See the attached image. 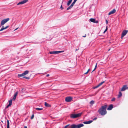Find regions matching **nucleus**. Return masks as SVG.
<instances>
[{
  "mask_svg": "<svg viewBox=\"0 0 128 128\" xmlns=\"http://www.w3.org/2000/svg\"><path fill=\"white\" fill-rule=\"evenodd\" d=\"M107 107V104H104L103 106H102L98 110V112L99 114L101 116H104L107 113L106 108Z\"/></svg>",
  "mask_w": 128,
  "mask_h": 128,
  "instance_id": "obj_1",
  "label": "nucleus"
},
{
  "mask_svg": "<svg viewBox=\"0 0 128 128\" xmlns=\"http://www.w3.org/2000/svg\"><path fill=\"white\" fill-rule=\"evenodd\" d=\"M82 114V112L80 113L76 114H70V117L71 118H75L80 117Z\"/></svg>",
  "mask_w": 128,
  "mask_h": 128,
  "instance_id": "obj_2",
  "label": "nucleus"
},
{
  "mask_svg": "<svg viewBox=\"0 0 128 128\" xmlns=\"http://www.w3.org/2000/svg\"><path fill=\"white\" fill-rule=\"evenodd\" d=\"M10 19L9 18H7L4 19L2 20L0 24V26H2L6 22L8 21Z\"/></svg>",
  "mask_w": 128,
  "mask_h": 128,
  "instance_id": "obj_3",
  "label": "nucleus"
},
{
  "mask_svg": "<svg viewBox=\"0 0 128 128\" xmlns=\"http://www.w3.org/2000/svg\"><path fill=\"white\" fill-rule=\"evenodd\" d=\"M29 71L28 70H26L24 72L21 74H18V76L19 77L23 76L26 75L28 74Z\"/></svg>",
  "mask_w": 128,
  "mask_h": 128,
  "instance_id": "obj_4",
  "label": "nucleus"
},
{
  "mask_svg": "<svg viewBox=\"0 0 128 128\" xmlns=\"http://www.w3.org/2000/svg\"><path fill=\"white\" fill-rule=\"evenodd\" d=\"M128 32V30H123L122 34L121 36V38H123L126 35Z\"/></svg>",
  "mask_w": 128,
  "mask_h": 128,
  "instance_id": "obj_5",
  "label": "nucleus"
},
{
  "mask_svg": "<svg viewBox=\"0 0 128 128\" xmlns=\"http://www.w3.org/2000/svg\"><path fill=\"white\" fill-rule=\"evenodd\" d=\"M72 99V97L70 96L66 97L65 98V101L68 102H70L71 101Z\"/></svg>",
  "mask_w": 128,
  "mask_h": 128,
  "instance_id": "obj_6",
  "label": "nucleus"
},
{
  "mask_svg": "<svg viewBox=\"0 0 128 128\" xmlns=\"http://www.w3.org/2000/svg\"><path fill=\"white\" fill-rule=\"evenodd\" d=\"M74 128H80L84 126V124H80L78 125H76L74 124Z\"/></svg>",
  "mask_w": 128,
  "mask_h": 128,
  "instance_id": "obj_7",
  "label": "nucleus"
},
{
  "mask_svg": "<svg viewBox=\"0 0 128 128\" xmlns=\"http://www.w3.org/2000/svg\"><path fill=\"white\" fill-rule=\"evenodd\" d=\"M28 0H23L22 2H19L17 4V5H19L20 4H24L25 3L27 2Z\"/></svg>",
  "mask_w": 128,
  "mask_h": 128,
  "instance_id": "obj_8",
  "label": "nucleus"
},
{
  "mask_svg": "<svg viewBox=\"0 0 128 128\" xmlns=\"http://www.w3.org/2000/svg\"><path fill=\"white\" fill-rule=\"evenodd\" d=\"M126 89H127V85L126 84L123 86L120 91H123L125 90Z\"/></svg>",
  "mask_w": 128,
  "mask_h": 128,
  "instance_id": "obj_9",
  "label": "nucleus"
},
{
  "mask_svg": "<svg viewBox=\"0 0 128 128\" xmlns=\"http://www.w3.org/2000/svg\"><path fill=\"white\" fill-rule=\"evenodd\" d=\"M18 92H16L14 94V96L12 99V100H14L16 99V96L18 94Z\"/></svg>",
  "mask_w": 128,
  "mask_h": 128,
  "instance_id": "obj_10",
  "label": "nucleus"
},
{
  "mask_svg": "<svg viewBox=\"0 0 128 128\" xmlns=\"http://www.w3.org/2000/svg\"><path fill=\"white\" fill-rule=\"evenodd\" d=\"M116 10L115 9H113L112 11L108 13V15H110V14H114L116 12Z\"/></svg>",
  "mask_w": 128,
  "mask_h": 128,
  "instance_id": "obj_11",
  "label": "nucleus"
},
{
  "mask_svg": "<svg viewBox=\"0 0 128 128\" xmlns=\"http://www.w3.org/2000/svg\"><path fill=\"white\" fill-rule=\"evenodd\" d=\"M113 108V106L112 104H110L107 108L108 110H110L112 109Z\"/></svg>",
  "mask_w": 128,
  "mask_h": 128,
  "instance_id": "obj_12",
  "label": "nucleus"
},
{
  "mask_svg": "<svg viewBox=\"0 0 128 128\" xmlns=\"http://www.w3.org/2000/svg\"><path fill=\"white\" fill-rule=\"evenodd\" d=\"M92 120H90L88 121H85L83 122V123L85 124H88L92 123Z\"/></svg>",
  "mask_w": 128,
  "mask_h": 128,
  "instance_id": "obj_13",
  "label": "nucleus"
},
{
  "mask_svg": "<svg viewBox=\"0 0 128 128\" xmlns=\"http://www.w3.org/2000/svg\"><path fill=\"white\" fill-rule=\"evenodd\" d=\"M44 105L48 107H49L51 106L49 104H48L46 102H45Z\"/></svg>",
  "mask_w": 128,
  "mask_h": 128,
  "instance_id": "obj_14",
  "label": "nucleus"
},
{
  "mask_svg": "<svg viewBox=\"0 0 128 128\" xmlns=\"http://www.w3.org/2000/svg\"><path fill=\"white\" fill-rule=\"evenodd\" d=\"M72 0H69L67 4V5L68 6H69L71 3Z\"/></svg>",
  "mask_w": 128,
  "mask_h": 128,
  "instance_id": "obj_15",
  "label": "nucleus"
},
{
  "mask_svg": "<svg viewBox=\"0 0 128 128\" xmlns=\"http://www.w3.org/2000/svg\"><path fill=\"white\" fill-rule=\"evenodd\" d=\"M90 21L94 23V21H95V19L94 18H91L90 19Z\"/></svg>",
  "mask_w": 128,
  "mask_h": 128,
  "instance_id": "obj_16",
  "label": "nucleus"
},
{
  "mask_svg": "<svg viewBox=\"0 0 128 128\" xmlns=\"http://www.w3.org/2000/svg\"><path fill=\"white\" fill-rule=\"evenodd\" d=\"M122 92H119V94L118 96V98H120L122 96Z\"/></svg>",
  "mask_w": 128,
  "mask_h": 128,
  "instance_id": "obj_17",
  "label": "nucleus"
},
{
  "mask_svg": "<svg viewBox=\"0 0 128 128\" xmlns=\"http://www.w3.org/2000/svg\"><path fill=\"white\" fill-rule=\"evenodd\" d=\"M7 128H10L9 122L8 120H7Z\"/></svg>",
  "mask_w": 128,
  "mask_h": 128,
  "instance_id": "obj_18",
  "label": "nucleus"
},
{
  "mask_svg": "<svg viewBox=\"0 0 128 128\" xmlns=\"http://www.w3.org/2000/svg\"><path fill=\"white\" fill-rule=\"evenodd\" d=\"M12 104V100H10L9 101V104L8 105L10 106Z\"/></svg>",
  "mask_w": 128,
  "mask_h": 128,
  "instance_id": "obj_19",
  "label": "nucleus"
},
{
  "mask_svg": "<svg viewBox=\"0 0 128 128\" xmlns=\"http://www.w3.org/2000/svg\"><path fill=\"white\" fill-rule=\"evenodd\" d=\"M94 100H93L91 101L90 102V104L91 105H93L94 104Z\"/></svg>",
  "mask_w": 128,
  "mask_h": 128,
  "instance_id": "obj_20",
  "label": "nucleus"
},
{
  "mask_svg": "<svg viewBox=\"0 0 128 128\" xmlns=\"http://www.w3.org/2000/svg\"><path fill=\"white\" fill-rule=\"evenodd\" d=\"M35 110H43V109L42 108H35Z\"/></svg>",
  "mask_w": 128,
  "mask_h": 128,
  "instance_id": "obj_21",
  "label": "nucleus"
},
{
  "mask_svg": "<svg viewBox=\"0 0 128 128\" xmlns=\"http://www.w3.org/2000/svg\"><path fill=\"white\" fill-rule=\"evenodd\" d=\"M4 29H5L4 28V26H2V28L0 30V31H2Z\"/></svg>",
  "mask_w": 128,
  "mask_h": 128,
  "instance_id": "obj_22",
  "label": "nucleus"
},
{
  "mask_svg": "<svg viewBox=\"0 0 128 128\" xmlns=\"http://www.w3.org/2000/svg\"><path fill=\"white\" fill-rule=\"evenodd\" d=\"M105 82L104 81H103L102 82H101V83H100L98 85L100 86L102 85Z\"/></svg>",
  "mask_w": 128,
  "mask_h": 128,
  "instance_id": "obj_23",
  "label": "nucleus"
},
{
  "mask_svg": "<svg viewBox=\"0 0 128 128\" xmlns=\"http://www.w3.org/2000/svg\"><path fill=\"white\" fill-rule=\"evenodd\" d=\"M97 63H96V65L95 66L93 70L92 71V72H93L96 69V68H97Z\"/></svg>",
  "mask_w": 128,
  "mask_h": 128,
  "instance_id": "obj_24",
  "label": "nucleus"
},
{
  "mask_svg": "<svg viewBox=\"0 0 128 128\" xmlns=\"http://www.w3.org/2000/svg\"><path fill=\"white\" fill-rule=\"evenodd\" d=\"M72 7L71 6H69L68 8L67 9H66V10H69V9H71V8H72Z\"/></svg>",
  "mask_w": 128,
  "mask_h": 128,
  "instance_id": "obj_25",
  "label": "nucleus"
},
{
  "mask_svg": "<svg viewBox=\"0 0 128 128\" xmlns=\"http://www.w3.org/2000/svg\"><path fill=\"white\" fill-rule=\"evenodd\" d=\"M70 126L71 127L70 128H74V124H72Z\"/></svg>",
  "mask_w": 128,
  "mask_h": 128,
  "instance_id": "obj_26",
  "label": "nucleus"
},
{
  "mask_svg": "<svg viewBox=\"0 0 128 128\" xmlns=\"http://www.w3.org/2000/svg\"><path fill=\"white\" fill-rule=\"evenodd\" d=\"M107 30H108V26H107L106 27V30H105L103 32V33L104 34L105 33V32L107 31Z\"/></svg>",
  "mask_w": 128,
  "mask_h": 128,
  "instance_id": "obj_27",
  "label": "nucleus"
},
{
  "mask_svg": "<svg viewBox=\"0 0 128 128\" xmlns=\"http://www.w3.org/2000/svg\"><path fill=\"white\" fill-rule=\"evenodd\" d=\"M23 78H25L27 80H29L30 78V77H29L24 76L23 77Z\"/></svg>",
  "mask_w": 128,
  "mask_h": 128,
  "instance_id": "obj_28",
  "label": "nucleus"
},
{
  "mask_svg": "<svg viewBox=\"0 0 128 128\" xmlns=\"http://www.w3.org/2000/svg\"><path fill=\"white\" fill-rule=\"evenodd\" d=\"M115 100H116L115 98H112L111 100L112 102H114V101H115Z\"/></svg>",
  "mask_w": 128,
  "mask_h": 128,
  "instance_id": "obj_29",
  "label": "nucleus"
},
{
  "mask_svg": "<svg viewBox=\"0 0 128 128\" xmlns=\"http://www.w3.org/2000/svg\"><path fill=\"white\" fill-rule=\"evenodd\" d=\"M99 86L98 85L97 86H94V87H93V88L94 89L98 87Z\"/></svg>",
  "mask_w": 128,
  "mask_h": 128,
  "instance_id": "obj_30",
  "label": "nucleus"
},
{
  "mask_svg": "<svg viewBox=\"0 0 128 128\" xmlns=\"http://www.w3.org/2000/svg\"><path fill=\"white\" fill-rule=\"evenodd\" d=\"M50 54H55L54 51L50 52Z\"/></svg>",
  "mask_w": 128,
  "mask_h": 128,
  "instance_id": "obj_31",
  "label": "nucleus"
},
{
  "mask_svg": "<svg viewBox=\"0 0 128 128\" xmlns=\"http://www.w3.org/2000/svg\"><path fill=\"white\" fill-rule=\"evenodd\" d=\"M34 114L33 113V114H32V115L30 119L31 120L32 119L34 118Z\"/></svg>",
  "mask_w": 128,
  "mask_h": 128,
  "instance_id": "obj_32",
  "label": "nucleus"
},
{
  "mask_svg": "<svg viewBox=\"0 0 128 128\" xmlns=\"http://www.w3.org/2000/svg\"><path fill=\"white\" fill-rule=\"evenodd\" d=\"M63 2H62V4L61 6L60 7V8L61 9V10H62L63 8H64L63 7H62V3H63Z\"/></svg>",
  "mask_w": 128,
  "mask_h": 128,
  "instance_id": "obj_33",
  "label": "nucleus"
},
{
  "mask_svg": "<svg viewBox=\"0 0 128 128\" xmlns=\"http://www.w3.org/2000/svg\"><path fill=\"white\" fill-rule=\"evenodd\" d=\"M55 54H59V51H54Z\"/></svg>",
  "mask_w": 128,
  "mask_h": 128,
  "instance_id": "obj_34",
  "label": "nucleus"
},
{
  "mask_svg": "<svg viewBox=\"0 0 128 128\" xmlns=\"http://www.w3.org/2000/svg\"><path fill=\"white\" fill-rule=\"evenodd\" d=\"M70 126V124H68L66 126L64 127V128H67Z\"/></svg>",
  "mask_w": 128,
  "mask_h": 128,
  "instance_id": "obj_35",
  "label": "nucleus"
},
{
  "mask_svg": "<svg viewBox=\"0 0 128 128\" xmlns=\"http://www.w3.org/2000/svg\"><path fill=\"white\" fill-rule=\"evenodd\" d=\"M98 20H95V21H94V23H98Z\"/></svg>",
  "mask_w": 128,
  "mask_h": 128,
  "instance_id": "obj_36",
  "label": "nucleus"
},
{
  "mask_svg": "<svg viewBox=\"0 0 128 128\" xmlns=\"http://www.w3.org/2000/svg\"><path fill=\"white\" fill-rule=\"evenodd\" d=\"M74 4H73L72 3L70 5L72 7L73 6H74Z\"/></svg>",
  "mask_w": 128,
  "mask_h": 128,
  "instance_id": "obj_37",
  "label": "nucleus"
},
{
  "mask_svg": "<svg viewBox=\"0 0 128 128\" xmlns=\"http://www.w3.org/2000/svg\"><path fill=\"white\" fill-rule=\"evenodd\" d=\"M10 106L8 104L7 105V106L5 108H7L9 106Z\"/></svg>",
  "mask_w": 128,
  "mask_h": 128,
  "instance_id": "obj_38",
  "label": "nucleus"
},
{
  "mask_svg": "<svg viewBox=\"0 0 128 128\" xmlns=\"http://www.w3.org/2000/svg\"><path fill=\"white\" fill-rule=\"evenodd\" d=\"M64 52V51L63 50L62 51H59V53L62 52Z\"/></svg>",
  "mask_w": 128,
  "mask_h": 128,
  "instance_id": "obj_39",
  "label": "nucleus"
},
{
  "mask_svg": "<svg viewBox=\"0 0 128 128\" xmlns=\"http://www.w3.org/2000/svg\"><path fill=\"white\" fill-rule=\"evenodd\" d=\"M9 27V26H7L4 28L5 29H6L8 28Z\"/></svg>",
  "mask_w": 128,
  "mask_h": 128,
  "instance_id": "obj_40",
  "label": "nucleus"
},
{
  "mask_svg": "<svg viewBox=\"0 0 128 128\" xmlns=\"http://www.w3.org/2000/svg\"><path fill=\"white\" fill-rule=\"evenodd\" d=\"M97 118H94V119H93V120H96V119H97Z\"/></svg>",
  "mask_w": 128,
  "mask_h": 128,
  "instance_id": "obj_41",
  "label": "nucleus"
},
{
  "mask_svg": "<svg viewBox=\"0 0 128 128\" xmlns=\"http://www.w3.org/2000/svg\"><path fill=\"white\" fill-rule=\"evenodd\" d=\"M106 24H108V21L107 20H106Z\"/></svg>",
  "mask_w": 128,
  "mask_h": 128,
  "instance_id": "obj_42",
  "label": "nucleus"
},
{
  "mask_svg": "<svg viewBox=\"0 0 128 128\" xmlns=\"http://www.w3.org/2000/svg\"><path fill=\"white\" fill-rule=\"evenodd\" d=\"M76 2V1H74V2H73L72 3H73V4H75V3Z\"/></svg>",
  "mask_w": 128,
  "mask_h": 128,
  "instance_id": "obj_43",
  "label": "nucleus"
},
{
  "mask_svg": "<svg viewBox=\"0 0 128 128\" xmlns=\"http://www.w3.org/2000/svg\"><path fill=\"white\" fill-rule=\"evenodd\" d=\"M90 70V69H89L88 71H87V72H88Z\"/></svg>",
  "mask_w": 128,
  "mask_h": 128,
  "instance_id": "obj_44",
  "label": "nucleus"
},
{
  "mask_svg": "<svg viewBox=\"0 0 128 128\" xmlns=\"http://www.w3.org/2000/svg\"><path fill=\"white\" fill-rule=\"evenodd\" d=\"M50 76L49 74H47L46 75V76L47 77L48 76Z\"/></svg>",
  "mask_w": 128,
  "mask_h": 128,
  "instance_id": "obj_45",
  "label": "nucleus"
},
{
  "mask_svg": "<svg viewBox=\"0 0 128 128\" xmlns=\"http://www.w3.org/2000/svg\"><path fill=\"white\" fill-rule=\"evenodd\" d=\"M88 72H86V73H84V74H87L88 73Z\"/></svg>",
  "mask_w": 128,
  "mask_h": 128,
  "instance_id": "obj_46",
  "label": "nucleus"
},
{
  "mask_svg": "<svg viewBox=\"0 0 128 128\" xmlns=\"http://www.w3.org/2000/svg\"><path fill=\"white\" fill-rule=\"evenodd\" d=\"M86 34H85L84 36H83L82 37H86Z\"/></svg>",
  "mask_w": 128,
  "mask_h": 128,
  "instance_id": "obj_47",
  "label": "nucleus"
},
{
  "mask_svg": "<svg viewBox=\"0 0 128 128\" xmlns=\"http://www.w3.org/2000/svg\"><path fill=\"white\" fill-rule=\"evenodd\" d=\"M78 50V49H76V50H75L76 51H77Z\"/></svg>",
  "mask_w": 128,
  "mask_h": 128,
  "instance_id": "obj_48",
  "label": "nucleus"
},
{
  "mask_svg": "<svg viewBox=\"0 0 128 128\" xmlns=\"http://www.w3.org/2000/svg\"><path fill=\"white\" fill-rule=\"evenodd\" d=\"M24 128H27V127L26 126H24Z\"/></svg>",
  "mask_w": 128,
  "mask_h": 128,
  "instance_id": "obj_49",
  "label": "nucleus"
},
{
  "mask_svg": "<svg viewBox=\"0 0 128 128\" xmlns=\"http://www.w3.org/2000/svg\"><path fill=\"white\" fill-rule=\"evenodd\" d=\"M77 0H74V1H75L76 2Z\"/></svg>",
  "mask_w": 128,
  "mask_h": 128,
  "instance_id": "obj_50",
  "label": "nucleus"
},
{
  "mask_svg": "<svg viewBox=\"0 0 128 128\" xmlns=\"http://www.w3.org/2000/svg\"><path fill=\"white\" fill-rule=\"evenodd\" d=\"M17 29H18V28H17L15 30H17Z\"/></svg>",
  "mask_w": 128,
  "mask_h": 128,
  "instance_id": "obj_51",
  "label": "nucleus"
},
{
  "mask_svg": "<svg viewBox=\"0 0 128 128\" xmlns=\"http://www.w3.org/2000/svg\"><path fill=\"white\" fill-rule=\"evenodd\" d=\"M127 89H128V87L127 86Z\"/></svg>",
  "mask_w": 128,
  "mask_h": 128,
  "instance_id": "obj_52",
  "label": "nucleus"
},
{
  "mask_svg": "<svg viewBox=\"0 0 128 128\" xmlns=\"http://www.w3.org/2000/svg\"><path fill=\"white\" fill-rule=\"evenodd\" d=\"M2 122H3L2 121Z\"/></svg>",
  "mask_w": 128,
  "mask_h": 128,
  "instance_id": "obj_53",
  "label": "nucleus"
},
{
  "mask_svg": "<svg viewBox=\"0 0 128 128\" xmlns=\"http://www.w3.org/2000/svg\"><path fill=\"white\" fill-rule=\"evenodd\" d=\"M110 49H109L108 50H110Z\"/></svg>",
  "mask_w": 128,
  "mask_h": 128,
  "instance_id": "obj_54",
  "label": "nucleus"
}]
</instances>
